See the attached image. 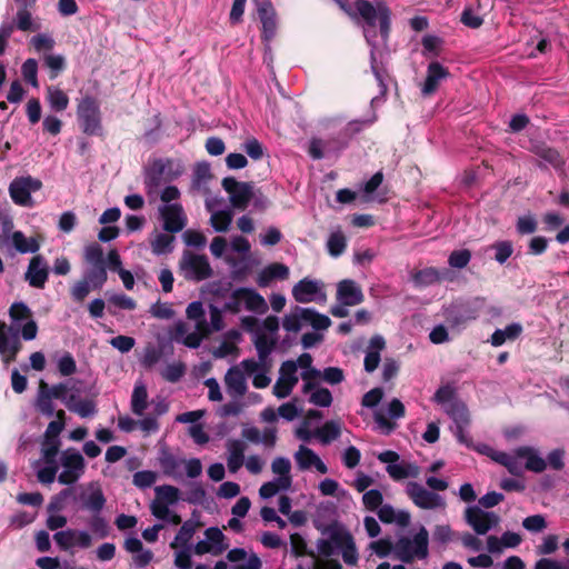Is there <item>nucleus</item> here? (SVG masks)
<instances>
[{
	"mask_svg": "<svg viewBox=\"0 0 569 569\" xmlns=\"http://www.w3.org/2000/svg\"><path fill=\"white\" fill-rule=\"evenodd\" d=\"M340 9L352 20L361 24L367 42L372 47L371 59L375 60V51L378 44L375 42V30L379 28L382 43H386L390 31V9L385 2L376 0H356L350 4L347 0H337Z\"/></svg>",
	"mask_w": 569,
	"mask_h": 569,
	"instance_id": "f257e3e1",
	"label": "nucleus"
},
{
	"mask_svg": "<svg viewBox=\"0 0 569 569\" xmlns=\"http://www.w3.org/2000/svg\"><path fill=\"white\" fill-rule=\"evenodd\" d=\"M475 449L505 466L510 473L516 476L521 475L526 469L533 472H541L546 469L545 461L540 458L537 450L532 448H519L512 455L497 451L488 445H479Z\"/></svg>",
	"mask_w": 569,
	"mask_h": 569,
	"instance_id": "f03ea898",
	"label": "nucleus"
},
{
	"mask_svg": "<svg viewBox=\"0 0 569 569\" xmlns=\"http://www.w3.org/2000/svg\"><path fill=\"white\" fill-rule=\"evenodd\" d=\"M433 400L452 419L451 430L457 440L467 447H471L472 441L468 433L469 412L466 405L457 398L455 388L451 386L440 387L435 393Z\"/></svg>",
	"mask_w": 569,
	"mask_h": 569,
	"instance_id": "7ed1b4c3",
	"label": "nucleus"
},
{
	"mask_svg": "<svg viewBox=\"0 0 569 569\" xmlns=\"http://www.w3.org/2000/svg\"><path fill=\"white\" fill-rule=\"evenodd\" d=\"M318 551L325 557L340 553L345 563L353 566L359 555L352 535L343 526L335 523L327 529V538L318 541Z\"/></svg>",
	"mask_w": 569,
	"mask_h": 569,
	"instance_id": "20e7f679",
	"label": "nucleus"
},
{
	"mask_svg": "<svg viewBox=\"0 0 569 569\" xmlns=\"http://www.w3.org/2000/svg\"><path fill=\"white\" fill-rule=\"evenodd\" d=\"M184 171L182 162L172 158H158L150 162L146 173V188L149 196L154 192L161 179L171 181Z\"/></svg>",
	"mask_w": 569,
	"mask_h": 569,
	"instance_id": "39448f33",
	"label": "nucleus"
},
{
	"mask_svg": "<svg viewBox=\"0 0 569 569\" xmlns=\"http://www.w3.org/2000/svg\"><path fill=\"white\" fill-rule=\"evenodd\" d=\"M330 325L329 317L311 308L297 307L282 319L283 329L293 333L299 332L305 326H311L315 330H326Z\"/></svg>",
	"mask_w": 569,
	"mask_h": 569,
	"instance_id": "423d86ee",
	"label": "nucleus"
},
{
	"mask_svg": "<svg viewBox=\"0 0 569 569\" xmlns=\"http://www.w3.org/2000/svg\"><path fill=\"white\" fill-rule=\"evenodd\" d=\"M59 463L61 472L58 481L62 485L77 482L86 470V461L82 455L74 448H68L60 453Z\"/></svg>",
	"mask_w": 569,
	"mask_h": 569,
	"instance_id": "0eeeda50",
	"label": "nucleus"
},
{
	"mask_svg": "<svg viewBox=\"0 0 569 569\" xmlns=\"http://www.w3.org/2000/svg\"><path fill=\"white\" fill-rule=\"evenodd\" d=\"M77 116L82 131L89 136L101 133V114L99 103L92 97H84L77 108Z\"/></svg>",
	"mask_w": 569,
	"mask_h": 569,
	"instance_id": "6e6552de",
	"label": "nucleus"
},
{
	"mask_svg": "<svg viewBox=\"0 0 569 569\" xmlns=\"http://www.w3.org/2000/svg\"><path fill=\"white\" fill-rule=\"evenodd\" d=\"M399 558L405 562L425 559L428 556V531L421 527L412 538H401L396 546Z\"/></svg>",
	"mask_w": 569,
	"mask_h": 569,
	"instance_id": "1a4fd4ad",
	"label": "nucleus"
},
{
	"mask_svg": "<svg viewBox=\"0 0 569 569\" xmlns=\"http://www.w3.org/2000/svg\"><path fill=\"white\" fill-rule=\"evenodd\" d=\"M227 307L233 312L246 309L248 311L263 313L268 309L266 299L254 289L250 288L236 289L232 292L231 299Z\"/></svg>",
	"mask_w": 569,
	"mask_h": 569,
	"instance_id": "9d476101",
	"label": "nucleus"
},
{
	"mask_svg": "<svg viewBox=\"0 0 569 569\" xmlns=\"http://www.w3.org/2000/svg\"><path fill=\"white\" fill-rule=\"evenodd\" d=\"M41 188L42 182L37 178L31 176L17 177L9 186V194L16 204L32 208L34 201L31 194Z\"/></svg>",
	"mask_w": 569,
	"mask_h": 569,
	"instance_id": "9b49d317",
	"label": "nucleus"
},
{
	"mask_svg": "<svg viewBox=\"0 0 569 569\" xmlns=\"http://www.w3.org/2000/svg\"><path fill=\"white\" fill-rule=\"evenodd\" d=\"M292 297L300 303H325L327 301L323 282L310 278H303L293 286Z\"/></svg>",
	"mask_w": 569,
	"mask_h": 569,
	"instance_id": "f8f14e48",
	"label": "nucleus"
},
{
	"mask_svg": "<svg viewBox=\"0 0 569 569\" xmlns=\"http://www.w3.org/2000/svg\"><path fill=\"white\" fill-rule=\"evenodd\" d=\"M406 493L411 501L421 509L437 510L446 508V500L443 497L429 491L418 482H408L406 486Z\"/></svg>",
	"mask_w": 569,
	"mask_h": 569,
	"instance_id": "ddd939ff",
	"label": "nucleus"
},
{
	"mask_svg": "<svg viewBox=\"0 0 569 569\" xmlns=\"http://www.w3.org/2000/svg\"><path fill=\"white\" fill-rule=\"evenodd\" d=\"M241 368L248 377L252 378V385L256 388L263 389L270 385L271 358L244 359L241 361Z\"/></svg>",
	"mask_w": 569,
	"mask_h": 569,
	"instance_id": "4468645a",
	"label": "nucleus"
},
{
	"mask_svg": "<svg viewBox=\"0 0 569 569\" xmlns=\"http://www.w3.org/2000/svg\"><path fill=\"white\" fill-rule=\"evenodd\" d=\"M180 268L186 279L200 281L211 276V267L207 257L193 252H184Z\"/></svg>",
	"mask_w": 569,
	"mask_h": 569,
	"instance_id": "2eb2a0df",
	"label": "nucleus"
},
{
	"mask_svg": "<svg viewBox=\"0 0 569 569\" xmlns=\"http://www.w3.org/2000/svg\"><path fill=\"white\" fill-rule=\"evenodd\" d=\"M222 187L229 194L232 207L237 209H246L254 197V189L251 183L240 182L231 177L222 180Z\"/></svg>",
	"mask_w": 569,
	"mask_h": 569,
	"instance_id": "dca6fc26",
	"label": "nucleus"
},
{
	"mask_svg": "<svg viewBox=\"0 0 569 569\" xmlns=\"http://www.w3.org/2000/svg\"><path fill=\"white\" fill-rule=\"evenodd\" d=\"M405 406L399 399H392L386 406L375 411V422L381 433L388 435L395 428L396 423L391 420L399 419L405 416Z\"/></svg>",
	"mask_w": 569,
	"mask_h": 569,
	"instance_id": "f3484780",
	"label": "nucleus"
},
{
	"mask_svg": "<svg viewBox=\"0 0 569 569\" xmlns=\"http://www.w3.org/2000/svg\"><path fill=\"white\" fill-rule=\"evenodd\" d=\"M299 381L297 363L292 360L284 361L279 369V377L273 385L272 393L278 399L289 397Z\"/></svg>",
	"mask_w": 569,
	"mask_h": 569,
	"instance_id": "a211bd4d",
	"label": "nucleus"
},
{
	"mask_svg": "<svg viewBox=\"0 0 569 569\" xmlns=\"http://www.w3.org/2000/svg\"><path fill=\"white\" fill-rule=\"evenodd\" d=\"M53 540L60 549L66 551H73L74 549H88L92 546V537L86 530H61L53 535Z\"/></svg>",
	"mask_w": 569,
	"mask_h": 569,
	"instance_id": "6ab92c4d",
	"label": "nucleus"
},
{
	"mask_svg": "<svg viewBox=\"0 0 569 569\" xmlns=\"http://www.w3.org/2000/svg\"><path fill=\"white\" fill-rule=\"evenodd\" d=\"M466 522L478 535H486L499 523V517L495 512L485 511L477 506L468 507L465 511Z\"/></svg>",
	"mask_w": 569,
	"mask_h": 569,
	"instance_id": "aec40b11",
	"label": "nucleus"
},
{
	"mask_svg": "<svg viewBox=\"0 0 569 569\" xmlns=\"http://www.w3.org/2000/svg\"><path fill=\"white\" fill-rule=\"evenodd\" d=\"M227 559L230 562L228 565L224 561H219L216 563L214 569H260L261 561L254 553H248L242 548L231 549Z\"/></svg>",
	"mask_w": 569,
	"mask_h": 569,
	"instance_id": "412c9836",
	"label": "nucleus"
},
{
	"mask_svg": "<svg viewBox=\"0 0 569 569\" xmlns=\"http://www.w3.org/2000/svg\"><path fill=\"white\" fill-rule=\"evenodd\" d=\"M227 548L228 543L222 531L217 527H210L204 531V538L194 546V553L218 556Z\"/></svg>",
	"mask_w": 569,
	"mask_h": 569,
	"instance_id": "4be33fe9",
	"label": "nucleus"
},
{
	"mask_svg": "<svg viewBox=\"0 0 569 569\" xmlns=\"http://www.w3.org/2000/svg\"><path fill=\"white\" fill-rule=\"evenodd\" d=\"M207 335V330H202V325H190L178 321L174 323L171 337L174 341L181 342L189 348H197Z\"/></svg>",
	"mask_w": 569,
	"mask_h": 569,
	"instance_id": "5701e85b",
	"label": "nucleus"
},
{
	"mask_svg": "<svg viewBox=\"0 0 569 569\" xmlns=\"http://www.w3.org/2000/svg\"><path fill=\"white\" fill-rule=\"evenodd\" d=\"M293 459L297 468L301 471L313 469L321 475L328 472V467L319 455L305 445L299 446L298 450L293 453Z\"/></svg>",
	"mask_w": 569,
	"mask_h": 569,
	"instance_id": "b1692460",
	"label": "nucleus"
},
{
	"mask_svg": "<svg viewBox=\"0 0 569 569\" xmlns=\"http://www.w3.org/2000/svg\"><path fill=\"white\" fill-rule=\"evenodd\" d=\"M159 213L163 219L166 230L178 232L184 228L187 218L180 203L162 204L159 208Z\"/></svg>",
	"mask_w": 569,
	"mask_h": 569,
	"instance_id": "393cba45",
	"label": "nucleus"
},
{
	"mask_svg": "<svg viewBox=\"0 0 569 569\" xmlns=\"http://www.w3.org/2000/svg\"><path fill=\"white\" fill-rule=\"evenodd\" d=\"M449 71L439 62H431L427 68L426 79L421 84V93L423 97L433 94L440 83L449 77Z\"/></svg>",
	"mask_w": 569,
	"mask_h": 569,
	"instance_id": "a878e982",
	"label": "nucleus"
},
{
	"mask_svg": "<svg viewBox=\"0 0 569 569\" xmlns=\"http://www.w3.org/2000/svg\"><path fill=\"white\" fill-rule=\"evenodd\" d=\"M21 349V343L16 333L4 322H0V356L3 361L9 362L16 359Z\"/></svg>",
	"mask_w": 569,
	"mask_h": 569,
	"instance_id": "bb28decb",
	"label": "nucleus"
},
{
	"mask_svg": "<svg viewBox=\"0 0 569 569\" xmlns=\"http://www.w3.org/2000/svg\"><path fill=\"white\" fill-rule=\"evenodd\" d=\"M48 264L44 258L41 256L33 257L26 272V280L29 284L34 288H43L48 280Z\"/></svg>",
	"mask_w": 569,
	"mask_h": 569,
	"instance_id": "cd10ccee",
	"label": "nucleus"
},
{
	"mask_svg": "<svg viewBox=\"0 0 569 569\" xmlns=\"http://www.w3.org/2000/svg\"><path fill=\"white\" fill-rule=\"evenodd\" d=\"M246 372L241 368V362L238 366L231 367L226 376L224 383L227 391L230 396L241 397L247 391Z\"/></svg>",
	"mask_w": 569,
	"mask_h": 569,
	"instance_id": "c85d7f7f",
	"label": "nucleus"
},
{
	"mask_svg": "<svg viewBox=\"0 0 569 569\" xmlns=\"http://www.w3.org/2000/svg\"><path fill=\"white\" fill-rule=\"evenodd\" d=\"M337 300L343 306H356L362 302L361 288L352 280H342L337 287Z\"/></svg>",
	"mask_w": 569,
	"mask_h": 569,
	"instance_id": "c756f323",
	"label": "nucleus"
},
{
	"mask_svg": "<svg viewBox=\"0 0 569 569\" xmlns=\"http://www.w3.org/2000/svg\"><path fill=\"white\" fill-rule=\"evenodd\" d=\"M289 268L280 262H273L260 270L256 282L259 287L266 288L274 280H286L289 278Z\"/></svg>",
	"mask_w": 569,
	"mask_h": 569,
	"instance_id": "7c9ffc66",
	"label": "nucleus"
},
{
	"mask_svg": "<svg viewBox=\"0 0 569 569\" xmlns=\"http://www.w3.org/2000/svg\"><path fill=\"white\" fill-rule=\"evenodd\" d=\"M258 13L262 23L263 39L269 42L274 37L277 29L274 10L268 0H262L258 2Z\"/></svg>",
	"mask_w": 569,
	"mask_h": 569,
	"instance_id": "2f4dec72",
	"label": "nucleus"
},
{
	"mask_svg": "<svg viewBox=\"0 0 569 569\" xmlns=\"http://www.w3.org/2000/svg\"><path fill=\"white\" fill-rule=\"evenodd\" d=\"M81 500L83 507L93 512H99L106 503L102 489L98 482H90L83 487Z\"/></svg>",
	"mask_w": 569,
	"mask_h": 569,
	"instance_id": "473e14b6",
	"label": "nucleus"
},
{
	"mask_svg": "<svg viewBox=\"0 0 569 569\" xmlns=\"http://www.w3.org/2000/svg\"><path fill=\"white\" fill-rule=\"evenodd\" d=\"M297 370L301 369V378L303 380V392L307 393L311 389V382L319 379L321 373L312 367V358L309 353H302L297 361Z\"/></svg>",
	"mask_w": 569,
	"mask_h": 569,
	"instance_id": "72a5a7b5",
	"label": "nucleus"
},
{
	"mask_svg": "<svg viewBox=\"0 0 569 569\" xmlns=\"http://www.w3.org/2000/svg\"><path fill=\"white\" fill-rule=\"evenodd\" d=\"M386 470L395 481L417 478L420 475V468L416 463L407 460H399L397 463L387 466Z\"/></svg>",
	"mask_w": 569,
	"mask_h": 569,
	"instance_id": "f704fd0d",
	"label": "nucleus"
},
{
	"mask_svg": "<svg viewBox=\"0 0 569 569\" xmlns=\"http://www.w3.org/2000/svg\"><path fill=\"white\" fill-rule=\"evenodd\" d=\"M378 517L382 522L396 523L406 527L410 523V513L406 510H397L390 505H382L378 510Z\"/></svg>",
	"mask_w": 569,
	"mask_h": 569,
	"instance_id": "c9c22d12",
	"label": "nucleus"
},
{
	"mask_svg": "<svg viewBox=\"0 0 569 569\" xmlns=\"http://www.w3.org/2000/svg\"><path fill=\"white\" fill-rule=\"evenodd\" d=\"M33 470L36 471L39 482L50 485L56 479L58 465L56 460L40 458L33 463Z\"/></svg>",
	"mask_w": 569,
	"mask_h": 569,
	"instance_id": "e433bc0d",
	"label": "nucleus"
},
{
	"mask_svg": "<svg viewBox=\"0 0 569 569\" xmlns=\"http://www.w3.org/2000/svg\"><path fill=\"white\" fill-rule=\"evenodd\" d=\"M383 348L385 339L381 336H375L371 338L365 357L366 371L372 372L377 369L380 362V351Z\"/></svg>",
	"mask_w": 569,
	"mask_h": 569,
	"instance_id": "4c0bfd02",
	"label": "nucleus"
},
{
	"mask_svg": "<svg viewBox=\"0 0 569 569\" xmlns=\"http://www.w3.org/2000/svg\"><path fill=\"white\" fill-rule=\"evenodd\" d=\"M277 341L278 337L276 335H268L258 330H254L253 332L252 342L259 358H270Z\"/></svg>",
	"mask_w": 569,
	"mask_h": 569,
	"instance_id": "58836bf2",
	"label": "nucleus"
},
{
	"mask_svg": "<svg viewBox=\"0 0 569 569\" xmlns=\"http://www.w3.org/2000/svg\"><path fill=\"white\" fill-rule=\"evenodd\" d=\"M228 449V469L230 472L236 473L243 465V453L246 446L241 440H230L227 446Z\"/></svg>",
	"mask_w": 569,
	"mask_h": 569,
	"instance_id": "ea45409f",
	"label": "nucleus"
},
{
	"mask_svg": "<svg viewBox=\"0 0 569 569\" xmlns=\"http://www.w3.org/2000/svg\"><path fill=\"white\" fill-rule=\"evenodd\" d=\"M271 471L274 475V479L281 481V483L291 488L292 476H291V462L286 457H276L271 462Z\"/></svg>",
	"mask_w": 569,
	"mask_h": 569,
	"instance_id": "a19ab883",
	"label": "nucleus"
},
{
	"mask_svg": "<svg viewBox=\"0 0 569 569\" xmlns=\"http://www.w3.org/2000/svg\"><path fill=\"white\" fill-rule=\"evenodd\" d=\"M131 410L137 416H142L148 407V391L143 381L139 380L133 387L130 400Z\"/></svg>",
	"mask_w": 569,
	"mask_h": 569,
	"instance_id": "79ce46f5",
	"label": "nucleus"
},
{
	"mask_svg": "<svg viewBox=\"0 0 569 569\" xmlns=\"http://www.w3.org/2000/svg\"><path fill=\"white\" fill-rule=\"evenodd\" d=\"M7 238L10 239L14 249L20 253H34L40 248L36 238H27L21 231H14Z\"/></svg>",
	"mask_w": 569,
	"mask_h": 569,
	"instance_id": "37998d69",
	"label": "nucleus"
},
{
	"mask_svg": "<svg viewBox=\"0 0 569 569\" xmlns=\"http://www.w3.org/2000/svg\"><path fill=\"white\" fill-rule=\"evenodd\" d=\"M172 505H166L160 502H153L150 503V510L152 516H154L157 519L169 523V525H179L181 522L180 516L171 509Z\"/></svg>",
	"mask_w": 569,
	"mask_h": 569,
	"instance_id": "c03bdc74",
	"label": "nucleus"
},
{
	"mask_svg": "<svg viewBox=\"0 0 569 569\" xmlns=\"http://www.w3.org/2000/svg\"><path fill=\"white\" fill-rule=\"evenodd\" d=\"M52 399H56L52 395V387L48 386L42 381L40 383L39 395L37 397L36 407L44 416L56 415Z\"/></svg>",
	"mask_w": 569,
	"mask_h": 569,
	"instance_id": "a18cd8bd",
	"label": "nucleus"
},
{
	"mask_svg": "<svg viewBox=\"0 0 569 569\" xmlns=\"http://www.w3.org/2000/svg\"><path fill=\"white\" fill-rule=\"evenodd\" d=\"M521 325L516 322L507 326L505 329H497L491 336V345L495 347H499L508 340L517 339L521 335Z\"/></svg>",
	"mask_w": 569,
	"mask_h": 569,
	"instance_id": "49530a36",
	"label": "nucleus"
},
{
	"mask_svg": "<svg viewBox=\"0 0 569 569\" xmlns=\"http://www.w3.org/2000/svg\"><path fill=\"white\" fill-rule=\"evenodd\" d=\"M47 101L50 108L57 112L64 111L69 106L68 94L54 86L47 88Z\"/></svg>",
	"mask_w": 569,
	"mask_h": 569,
	"instance_id": "de8ad7c7",
	"label": "nucleus"
},
{
	"mask_svg": "<svg viewBox=\"0 0 569 569\" xmlns=\"http://www.w3.org/2000/svg\"><path fill=\"white\" fill-rule=\"evenodd\" d=\"M156 498L152 500L153 502H160L166 505L174 506L180 499V491L178 488L163 485L154 488Z\"/></svg>",
	"mask_w": 569,
	"mask_h": 569,
	"instance_id": "09e8293b",
	"label": "nucleus"
},
{
	"mask_svg": "<svg viewBox=\"0 0 569 569\" xmlns=\"http://www.w3.org/2000/svg\"><path fill=\"white\" fill-rule=\"evenodd\" d=\"M64 406L81 418L92 417L97 412L96 403L92 400L72 401V399H66Z\"/></svg>",
	"mask_w": 569,
	"mask_h": 569,
	"instance_id": "8fccbe9b",
	"label": "nucleus"
},
{
	"mask_svg": "<svg viewBox=\"0 0 569 569\" xmlns=\"http://www.w3.org/2000/svg\"><path fill=\"white\" fill-rule=\"evenodd\" d=\"M341 433V423L339 421H327L322 427L318 428L315 432L316 437L320 439L322 443H330L331 441L339 438Z\"/></svg>",
	"mask_w": 569,
	"mask_h": 569,
	"instance_id": "3c124183",
	"label": "nucleus"
},
{
	"mask_svg": "<svg viewBox=\"0 0 569 569\" xmlns=\"http://www.w3.org/2000/svg\"><path fill=\"white\" fill-rule=\"evenodd\" d=\"M208 210L211 211L210 222L212 228L218 232L227 231L232 221V214L229 210L212 211L210 203H207Z\"/></svg>",
	"mask_w": 569,
	"mask_h": 569,
	"instance_id": "603ef678",
	"label": "nucleus"
},
{
	"mask_svg": "<svg viewBox=\"0 0 569 569\" xmlns=\"http://www.w3.org/2000/svg\"><path fill=\"white\" fill-rule=\"evenodd\" d=\"M197 529V525L191 521H186L178 533L176 535L173 541L171 542V548L178 549L186 547L189 541L192 539Z\"/></svg>",
	"mask_w": 569,
	"mask_h": 569,
	"instance_id": "864d4df0",
	"label": "nucleus"
},
{
	"mask_svg": "<svg viewBox=\"0 0 569 569\" xmlns=\"http://www.w3.org/2000/svg\"><path fill=\"white\" fill-rule=\"evenodd\" d=\"M79 389L76 388V385L71 381H67L63 383H58L52 387V395L56 399L61 400L64 403V400L72 399V401H79L78 398Z\"/></svg>",
	"mask_w": 569,
	"mask_h": 569,
	"instance_id": "5fc2aeb1",
	"label": "nucleus"
},
{
	"mask_svg": "<svg viewBox=\"0 0 569 569\" xmlns=\"http://www.w3.org/2000/svg\"><path fill=\"white\" fill-rule=\"evenodd\" d=\"M441 279L440 272L435 268H426L413 274L416 286L425 287L438 282Z\"/></svg>",
	"mask_w": 569,
	"mask_h": 569,
	"instance_id": "6e6d98bb",
	"label": "nucleus"
},
{
	"mask_svg": "<svg viewBox=\"0 0 569 569\" xmlns=\"http://www.w3.org/2000/svg\"><path fill=\"white\" fill-rule=\"evenodd\" d=\"M43 62L50 70V79H56L66 68V59L61 54L46 53Z\"/></svg>",
	"mask_w": 569,
	"mask_h": 569,
	"instance_id": "4d7b16f0",
	"label": "nucleus"
},
{
	"mask_svg": "<svg viewBox=\"0 0 569 569\" xmlns=\"http://www.w3.org/2000/svg\"><path fill=\"white\" fill-rule=\"evenodd\" d=\"M346 246V237L340 230L332 232L327 242L328 251L332 257L340 256L345 251Z\"/></svg>",
	"mask_w": 569,
	"mask_h": 569,
	"instance_id": "13d9d810",
	"label": "nucleus"
},
{
	"mask_svg": "<svg viewBox=\"0 0 569 569\" xmlns=\"http://www.w3.org/2000/svg\"><path fill=\"white\" fill-rule=\"evenodd\" d=\"M84 279L89 281L92 288H101L107 281V271L104 266H91L87 271Z\"/></svg>",
	"mask_w": 569,
	"mask_h": 569,
	"instance_id": "bf43d9fd",
	"label": "nucleus"
},
{
	"mask_svg": "<svg viewBox=\"0 0 569 569\" xmlns=\"http://www.w3.org/2000/svg\"><path fill=\"white\" fill-rule=\"evenodd\" d=\"M21 73H22L23 79L28 83H30L33 88L39 87L38 62L34 59L30 58L23 62V64L21 67Z\"/></svg>",
	"mask_w": 569,
	"mask_h": 569,
	"instance_id": "052dcab7",
	"label": "nucleus"
},
{
	"mask_svg": "<svg viewBox=\"0 0 569 569\" xmlns=\"http://www.w3.org/2000/svg\"><path fill=\"white\" fill-rule=\"evenodd\" d=\"M308 393H310L309 401L316 406L329 407L332 402L331 392L326 388H313L311 385Z\"/></svg>",
	"mask_w": 569,
	"mask_h": 569,
	"instance_id": "680f3d73",
	"label": "nucleus"
},
{
	"mask_svg": "<svg viewBox=\"0 0 569 569\" xmlns=\"http://www.w3.org/2000/svg\"><path fill=\"white\" fill-rule=\"evenodd\" d=\"M290 490L289 487L281 483V481L276 480L274 478L270 481L264 482L259 489V496L262 499H269L276 496L279 492Z\"/></svg>",
	"mask_w": 569,
	"mask_h": 569,
	"instance_id": "e2e57ef3",
	"label": "nucleus"
},
{
	"mask_svg": "<svg viewBox=\"0 0 569 569\" xmlns=\"http://www.w3.org/2000/svg\"><path fill=\"white\" fill-rule=\"evenodd\" d=\"M56 420L51 421L48 425L47 430L44 432V438L59 439V435L64 428L66 412L63 410H58L56 412Z\"/></svg>",
	"mask_w": 569,
	"mask_h": 569,
	"instance_id": "0e129e2a",
	"label": "nucleus"
},
{
	"mask_svg": "<svg viewBox=\"0 0 569 569\" xmlns=\"http://www.w3.org/2000/svg\"><path fill=\"white\" fill-rule=\"evenodd\" d=\"M160 465L163 469V472L171 477H180V468L182 467V460L177 459L172 456H164L160 460Z\"/></svg>",
	"mask_w": 569,
	"mask_h": 569,
	"instance_id": "69168bd1",
	"label": "nucleus"
},
{
	"mask_svg": "<svg viewBox=\"0 0 569 569\" xmlns=\"http://www.w3.org/2000/svg\"><path fill=\"white\" fill-rule=\"evenodd\" d=\"M57 367L61 376L68 377L76 372L77 363L74 358L69 353L64 352L57 360Z\"/></svg>",
	"mask_w": 569,
	"mask_h": 569,
	"instance_id": "338daca9",
	"label": "nucleus"
},
{
	"mask_svg": "<svg viewBox=\"0 0 569 569\" xmlns=\"http://www.w3.org/2000/svg\"><path fill=\"white\" fill-rule=\"evenodd\" d=\"M301 411L302 408L298 405V401L296 399L282 403L278 408L279 417L283 418L287 421H292L293 419H296L301 413Z\"/></svg>",
	"mask_w": 569,
	"mask_h": 569,
	"instance_id": "774afa93",
	"label": "nucleus"
}]
</instances>
